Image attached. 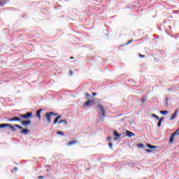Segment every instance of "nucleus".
<instances>
[{
	"mask_svg": "<svg viewBox=\"0 0 179 179\" xmlns=\"http://www.w3.org/2000/svg\"><path fill=\"white\" fill-rule=\"evenodd\" d=\"M98 117H100V119H99L100 121H104V117H106V113H99Z\"/></svg>",
	"mask_w": 179,
	"mask_h": 179,
	"instance_id": "nucleus-7",
	"label": "nucleus"
},
{
	"mask_svg": "<svg viewBox=\"0 0 179 179\" xmlns=\"http://www.w3.org/2000/svg\"><path fill=\"white\" fill-rule=\"evenodd\" d=\"M113 135L115 136L113 139L114 141H118V139H120V138H121V134H118L117 131H115L113 132Z\"/></svg>",
	"mask_w": 179,
	"mask_h": 179,
	"instance_id": "nucleus-6",
	"label": "nucleus"
},
{
	"mask_svg": "<svg viewBox=\"0 0 179 179\" xmlns=\"http://www.w3.org/2000/svg\"><path fill=\"white\" fill-rule=\"evenodd\" d=\"M11 171H12V173H15V172L17 171V168H16V167L13 168V169L11 170Z\"/></svg>",
	"mask_w": 179,
	"mask_h": 179,
	"instance_id": "nucleus-23",
	"label": "nucleus"
},
{
	"mask_svg": "<svg viewBox=\"0 0 179 179\" xmlns=\"http://www.w3.org/2000/svg\"><path fill=\"white\" fill-rule=\"evenodd\" d=\"M15 127H16L17 128H18L19 129H23V127H21V126L19 125V124H15Z\"/></svg>",
	"mask_w": 179,
	"mask_h": 179,
	"instance_id": "nucleus-21",
	"label": "nucleus"
},
{
	"mask_svg": "<svg viewBox=\"0 0 179 179\" xmlns=\"http://www.w3.org/2000/svg\"><path fill=\"white\" fill-rule=\"evenodd\" d=\"M162 114L163 115H166L167 114V113H162Z\"/></svg>",
	"mask_w": 179,
	"mask_h": 179,
	"instance_id": "nucleus-40",
	"label": "nucleus"
},
{
	"mask_svg": "<svg viewBox=\"0 0 179 179\" xmlns=\"http://www.w3.org/2000/svg\"><path fill=\"white\" fill-rule=\"evenodd\" d=\"M98 110H100L101 113H106V109H104V106L101 103L97 105Z\"/></svg>",
	"mask_w": 179,
	"mask_h": 179,
	"instance_id": "nucleus-5",
	"label": "nucleus"
},
{
	"mask_svg": "<svg viewBox=\"0 0 179 179\" xmlns=\"http://www.w3.org/2000/svg\"><path fill=\"white\" fill-rule=\"evenodd\" d=\"M166 104H169V98H166Z\"/></svg>",
	"mask_w": 179,
	"mask_h": 179,
	"instance_id": "nucleus-38",
	"label": "nucleus"
},
{
	"mask_svg": "<svg viewBox=\"0 0 179 179\" xmlns=\"http://www.w3.org/2000/svg\"><path fill=\"white\" fill-rule=\"evenodd\" d=\"M175 113H177V110L175 111Z\"/></svg>",
	"mask_w": 179,
	"mask_h": 179,
	"instance_id": "nucleus-42",
	"label": "nucleus"
},
{
	"mask_svg": "<svg viewBox=\"0 0 179 179\" xmlns=\"http://www.w3.org/2000/svg\"><path fill=\"white\" fill-rule=\"evenodd\" d=\"M6 127H8L10 128V129H11V131H13V132L16 131V127L15 124L13 126L10 124H0V128H6Z\"/></svg>",
	"mask_w": 179,
	"mask_h": 179,
	"instance_id": "nucleus-1",
	"label": "nucleus"
},
{
	"mask_svg": "<svg viewBox=\"0 0 179 179\" xmlns=\"http://www.w3.org/2000/svg\"><path fill=\"white\" fill-rule=\"evenodd\" d=\"M177 117V113H173L171 117L169 119V121H173V120H175Z\"/></svg>",
	"mask_w": 179,
	"mask_h": 179,
	"instance_id": "nucleus-13",
	"label": "nucleus"
},
{
	"mask_svg": "<svg viewBox=\"0 0 179 179\" xmlns=\"http://www.w3.org/2000/svg\"><path fill=\"white\" fill-rule=\"evenodd\" d=\"M6 1H0V6H5L6 5Z\"/></svg>",
	"mask_w": 179,
	"mask_h": 179,
	"instance_id": "nucleus-15",
	"label": "nucleus"
},
{
	"mask_svg": "<svg viewBox=\"0 0 179 179\" xmlns=\"http://www.w3.org/2000/svg\"><path fill=\"white\" fill-rule=\"evenodd\" d=\"M74 59L73 57H70V59Z\"/></svg>",
	"mask_w": 179,
	"mask_h": 179,
	"instance_id": "nucleus-41",
	"label": "nucleus"
},
{
	"mask_svg": "<svg viewBox=\"0 0 179 179\" xmlns=\"http://www.w3.org/2000/svg\"><path fill=\"white\" fill-rule=\"evenodd\" d=\"M70 76H72L73 75V71L72 70H69Z\"/></svg>",
	"mask_w": 179,
	"mask_h": 179,
	"instance_id": "nucleus-27",
	"label": "nucleus"
},
{
	"mask_svg": "<svg viewBox=\"0 0 179 179\" xmlns=\"http://www.w3.org/2000/svg\"><path fill=\"white\" fill-rule=\"evenodd\" d=\"M8 121L12 122V121H20V117H14L13 118L8 119Z\"/></svg>",
	"mask_w": 179,
	"mask_h": 179,
	"instance_id": "nucleus-10",
	"label": "nucleus"
},
{
	"mask_svg": "<svg viewBox=\"0 0 179 179\" xmlns=\"http://www.w3.org/2000/svg\"><path fill=\"white\" fill-rule=\"evenodd\" d=\"M41 111H43V109H39L36 111V113H41Z\"/></svg>",
	"mask_w": 179,
	"mask_h": 179,
	"instance_id": "nucleus-34",
	"label": "nucleus"
},
{
	"mask_svg": "<svg viewBox=\"0 0 179 179\" xmlns=\"http://www.w3.org/2000/svg\"><path fill=\"white\" fill-rule=\"evenodd\" d=\"M60 118H61V115L57 116L54 120V124H57V122H58V120H59Z\"/></svg>",
	"mask_w": 179,
	"mask_h": 179,
	"instance_id": "nucleus-16",
	"label": "nucleus"
},
{
	"mask_svg": "<svg viewBox=\"0 0 179 179\" xmlns=\"http://www.w3.org/2000/svg\"><path fill=\"white\" fill-rule=\"evenodd\" d=\"M52 115H54V113H50L45 114L46 120H48V124L51 123Z\"/></svg>",
	"mask_w": 179,
	"mask_h": 179,
	"instance_id": "nucleus-4",
	"label": "nucleus"
},
{
	"mask_svg": "<svg viewBox=\"0 0 179 179\" xmlns=\"http://www.w3.org/2000/svg\"><path fill=\"white\" fill-rule=\"evenodd\" d=\"M111 139H112V138L109 136V137H108L107 141H110V142H111Z\"/></svg>",
	"mask_w": 179,
	"mask_h": 179,
	"instance_id": "nucleus-33",
	"label": "nucleus"
},
{
	"mask_svg": "<svg viewBox=\"0 0 179 179\" xmlns=\"http://www.w3.org/2000/svg\"><path fill=\"white\" fill-rule=\"evenodd\" d=\"M163 120H164V117H161V119L159 120L160 122L163 121Z\"/></svg>",
	"mask_w": 179,
	"mask_h": 179,
	"instance_id": "nucleus-39",
	"label": "nucleus"
},
{
	"mask_svg": "<svg viewBox=\"0 0 179 179\" xmlns=\"http://www.w3.org/2000/svg\"><path fill=\"white\" fill-rule=\"evenodd\" d=\"M85 96H86V97H91V95H90V94H89V93H85Z\"/></svg>",
	"mask_w": 179,
	"mask_h": 179,
	"instance_id": "nucleus-28",
	"label": "nucleus"
},
{
	"mask_svg": "<svg viewBox=\"0 0 179 179\" xmlns=\"http://www.w3.org/2000/svg\"><path fill=\"white\" fill-rule=\"evenodd\" d=\"M22 125H30L31 124V121L30 120H25L21 122Z\"/></svg>",
	"mask_w": 179,
	"mask_h": 179,
	"instance_id": "nucleus-9",
	"label": "nucleus"
},
{
	"mask_svg": "<svg viewBox=\"0 0 179 179\" xmlns=\"http://www.w3.org/2000/svg\"><path fill=\"white\" fill-rule=\"evenodd\" d=\"M60 118H61V115L57 116L54 120V124H57V122H58V120H59Z\"/></svg>",
	"mask_w": 179,
	"mask_h": 179,
	"instance_id": "nucleus-17",
	"label": "nucleus"
},
{
	"mask_svg": "<svg viewBox=\"0 0 179 179\" xmlns=\"http://www.w3.org/2000/svg\"><path fill=\"white\" fill-rule=\"evenodd\" d=\"M126 135L129 138H132V136H135V134L128 130L126 131Z\"/></svg>",
	"mask_w": 179,
	"mask_h": 179,
	"instance_id": "nucleus-8",
	"label": "nucleus"
},
{
	"mask_svg": "<svg viewBox=\"0 0 179 179\" xmlns=\"http://www.w3.org/2000/svg\"><path fill=\"white\" fill-rule=\"evenodd\" d=\"M134 41V40H130L127 43H126V45H128V44H131V43H132Z\"/></svg>",
	"mask_w": 179,
	"mask_h": 179,
	"instance_id": "nucleus-24",
	"label": "nucleus"
},
{
	"mask_svg": "<svg viewBox=\"0 0 179 179\" xmlns=\"http://www.w3.org/2000/svg\"><path fill=\"white\" fill-rule=\"evenodd\" d=\"M146 101V99H143L141 100V103H145Z\"/></svg>",
	"mask_w": 179,
	"mask_h": 179,
	"instance_id": "nucleus-35",
	"label": "nucleus"
},
{
	"mask_svg": "<svg viewBox=\"0 0 179 179\" xmlns=\"http://www.w3.org/2000/svg\"><path fill=\"white\" fill-rule=\"evenodd\" d=\"M178 135H179V131H178Z\"/></svg>",
	"mask_w": 179,
	"mask_h": 179,
	"instance_id": "nucleus-43",
	"label": "nucleus"
},
{
	"mask_svg": "<svg viewBox=\"0 0 179 179\" xmlns=\"http://www.w3.org/2000/svg\"><path fill=\"white\" fill-rule=\"evenodd\" d=\"M92 96H97V93L96 92L92 93Z\"/></svg>",
	"mask_w": 179,
	"mask_h": 179,
	"instance_id": "nucleus-36",
	"label": "nucleus"
},
{
	"mask_svg": "<svg viewBox=\"0 0 179 179\" xmlns=\"http://www.w3.org/2000/svg\"><path fill=\"white\" fill-rule=\"evenodd\" d=\"M160 113H167V110H160Z\"/></svg>",
	"mask_w": 179,
	"mask_h": 179,
	"instance_id": "nucleus-37",
	"label": "nucleus"
},
{
	"mask_svg": "<svg viewBox=\"0 0 179 179\" xmlns=\"http://www.w3.org/2000/svg\"><path fill=\"white\" fill-rule=\"evenodd\" d=\"M152 117H155V118H157V120H160V118L159 117V116L156 115L155 114H152Z\"/></svg>",
	"mask_w": 179,
	"mask_h": 179,
	"instance_id": "nucleus-22",
	"label": "nucleus"
},
{
	"mask_svg": "<svg viewBox=\"0 0 179 179\" xmlns=\"http://www.w3.org/2000/svg\"><path fill=\"white\" fill-rule=\"evenodd\" d=\"M109 148H110V149H113V143H109Z\"/></svg>",
	"mask_w": 179,
	"mask_h": 179,
	"instance_id": "nucleus-30",
	"label": "nucleus"
},
{
	"mask_svg": "<svg viewBox=\"0 0 179 179\" xmlns=\"http://www.w3.org/2000/svg\"><path fill=\"white\" fill-rule=\"evenodd\" d=\"M29 129H24L22 130L21 134H22V135H27V134H29Z\"/></svg>",
	"mask_w": 179,
	"mask_h": 179,
	"instance_id": "nucleus-11",
	"label": "nucleus"
},
{
	"mask_svg": "<svg viewBox=\"0 0 179 179\" xmlns=\"http://www.w3.org/2000/svg\"><path fill=\"white\" fill-rule=\"evenodd\" d=\"M145 152H147L148 153H152V152H153L152 150H145Z\"/></svg>",
	"mask_w": 179,
	"mask_h": 179,
	"instance_id": "nucleus-26",
	"label": "nucleus"
},
{
	"mask_svg": "<svg viewBox=\"0 0 179 179\" xmlns=\"http://www.w3.org/2000/svg\"><path fill=\"white\" fill-rule=\"evenodd\" d=\"M31 115H33L32 113H27L25 115H20V117L24 120H27V118H31Z\"/></svg>",
	"mask_w": 179,
	"mask_h": 179,
	"instance_id": "nucleus-3",
	"label": "nucleus"
},
{
	"mask_svg": "<svg viewBox=\"0 0 179 179\" xmlns=\"http://www.w3.org/2000/svg\"><path fill=\"white\" fill-rule=\"evenodd\" d=\"M62 122H66V120H60V121L59 122V124H62Z\"/></svg>",
	"mask_w": 179,
	"mask_h": 179,
	"instance_id": "nucleus-29",
	"label": "nucleus"
},
{
	"mask_svg": "<svg viewBox=\"0 0 179 179\" xmlns=\"http://www.w3.org/2000/svg\"><path fill=\"white\" fill-rule=\"evenodd\" d=\"M158 127H160L162 125V122L159 121L158 124H157Z\"/></svg>",
	"mask_w": 179,
	"mask_h": 179,
	"instance_id": "nucleus-31",
	"label": "nucleus"
},
{
	"mask_svg": "<svg viewBox=\"0 0 179 179\" xmlns=\"http://www.w3.org/2000/svg\"><path fill=\"white\" fill-rule=\"evenodd\" d=\"M143 147H144L143 143H140V144L137 145V148H140L143 149Z\"/></svg>",
	"mask_w": 179,
	"mask_h": 179,
	"instance_id": "nucleus-18",
	"label": "nucleus"
},
{
	"mask_svg": "<svg viewBox=\"0 0 179 179\" xmlns=\"http://www.w3.org/2000/svg\"><path fill=\"white\" fill-rule=\"evenodd\" d=\"M94 104H96L95 100L88 99L87 101L85 102L84 106H85V107H89V106H92Z\"/></svg>",
	"mask_w": 179,
	"mask_h": 179,
	"instance_id": "nucleus-2",
	"label": "nucleus"
},
{
	"mask_svg": "<svg viewBox=\"0 0 179 179\" xmlns=\"http://www.w3.org/2000/svg\"><path fill=\"white\" fill-rule=\"evenodd\" d=\"M38 179H44V178H45V177H44V176H38Z\"/></svg>",
	"mask_w": 179,
	"mask_h": 179,
	"instance_id": "nucleus-32",
	"label": "nucleus"
},
{
	"mask_svg": "<svg viewBox=\"0 0 179 179\" xmlns=\"http://www.w3.org/2000/svg\"><path fill=\"white\" fill-rule=\"evenodd\" d=\"M36 117L38 118V120H41V116L40 115V113H36Z\"/></svg>",
	"mask_w": 179,
	"mask_h": 179,
	"instance_id": "nucleus-20",
	"label": "nucleus"
},
{
	"mask_svg": "<svg viewBox=\"0 0 179 179\" xmlns=\"http://www.w3.org/2000/svg\"><path fill=\"white\" fill-rule=\"evenodd\" d=\"M77 143V141H72L68 143V146H72V145H76Z\"/></svg>",
	"mask_w": 179,
	"mask_h": 179,
	"instance_id": "nucleus-12",
	"label": "nucleus"
},
{
	"mask_svg": "<svg viewBox=\"0 0 179 179\" xmlns=\"http://www.w3.org/2000/svg\"><path fill=\"white\" fill-rule=\"evenodd\" d=\"M138 56L140 57V58H145V55H141V53L138 54Z\"/></svg>",
	"mask_w": 179,
	"mask_h": 179,
	"instance_id": "nucleus-25",
	"label": "nucleus"
},
{
	"mask_svg": "<svg viewBox=\"0 0 179 179\" xmlns=\"http://www.w3.org/2000/svg\"><path fill=\"white\" fill-rule=\"evenodd\" d=\"M147 148H149V149H157V146L152 145L150 144H147Z\"/></svg>",
	"mask_w": 179,
	"mask_h": 179,
	"instance_id": "nucleus-14",
	"label": "nucleus"
},
{
	"mask_svg": "<svg viewBox=\"0 0 179 179\" xmlns=\"http://www.w3.org/2000/svg\"><path fill=\"white\" fill-rule=\"evenodd\" d=\"M57 135H62V136H64V132L62 131H57Z\"/></svg>",
	"mask_w": 179,
	"mask_h": 179,
	"instance_id": "nucleus-19",
	"label": "nucleus"
}]
</instances>
